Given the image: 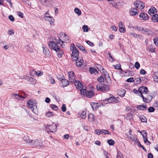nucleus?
Returning <instances> with one entry per match:
<instances>
[{
  "mask_svg": "<svg viewBox=\"0 0 158 158\" xmlns=\"http://www.w3.org/2000/svg\"><path fill=\"white\" fill-rule=\"evenodd\" d=\"M73 44V46L72 47L73 51L72 54V57L73 59V60L76 61L78 59L79 52L78 50L74 44Z\"/></svg>",
  "mask_w": 158,
  "mask_h": 158,
  "instance_id": "nucleus-7",
  "label": "nucleus"
},
{
  "mask_svg": "<svg viewBox=\"0 0 158 158\" xmlns=\"http://www.w3.org/2000/svg\"><path fill=\"white\" fill-rule=\"evenodd\" d=\"M74 85L76 86V88H82L83 87L81 83L79 81H76L74 82Z\"/></svg>",
  "mask_w": 158,
  "mask_h": 158,
  "instance_id": "nucleus-26",
  "label": "nucleus"
},
{
  "mask_svg": "<svg viewBox=\"0 0 158 158\" xmlns=\"http://www.w3.org/2000/svg\"><path fill=\"white\" fill-rule=\"evenodd\" d=\"M138 143V145L143 150H144L145 151H146L147 150L143 146L141 145V143H140L139 141L138 140L137 142Z\"/></svg>",
  "mask_w": 158,
  "mask_h": 158,
  "instance_id": "nucleus-49",
  "label": "nucleus"
},
{
  "mask_svg": "<svg viewBox=\"0 0 158 158\" xmlns=\"http://www.w3.org/2000/svg\"><path fill=\"white\" fill-rule=\"evenodd\" d=\"M102 129H96L95 131V133L96 134L99 135L102 134Z\"/></svg>",
  "mask_w": 158,
  "mask_h": 158,
  "instance_id": "nucleus-43",
  "label": "nucleus"
},
{
  "mask_svg": "<svg viewBox=\"0 0 158 158\" xmlns=\"http://www.w3.org/2000/svg\"><path fill=\"white\" fill-rule=\"evenodd\" d=\"M119 31L121 32L124 33L126 31V29L123 27H119Z\"/></svg>",
  "mask_w": 158,
  "mask_h": 158,
  "instance_id": "nucleus-59",
  "label": "nucleus"
},
{
  "mask_svg": "<svg viewBox=\"0 0 158 158\" xmlns=\"http://www.w3.org/2000/svg\"><path fill=\"white\" fill-rule=\"evenodd\" d=\"M81 94L86 95V96L89 98H91L94 96V93L91 91H87L86 89H83L80 91Z\"/></svg>",
  "mask_w": 158,
  "mask_h": 158,
  "instance_id": "nucleus-8",
  "label": "nucleus"
},
{
  "mask_svg": "<svg viewBox=\"0 0 158 158\" xmlns=\"http://www.w3.org/2000/svg\"><path fill=\"white\" fill-rule=\"evenodd\" d=\"M27 106L32 111L33 113L36 114V113L37 112V109L36 101L33 100H29L27 101Z\"/></svg>",
  "mask_w": 158,
  "mask_h": 158,
  "instance_id": "nucleus-2",
  "label": "nucleus"
},
{
  "mask_svg": "<svg viewBox=\"0 0 158 158\" xmlns=\"http://www.w3.org/2000/svg\"><path fill=\"white\" fill-rule=\"evenodd\" d=\"M30 74H36L38 76H41L42 75V73L40 71H37L36 72L34 70H32Z\"/></svg>",
  "mask_w": 158,
  "mask_h": 158,
  "instance_id": "nucleus-28",
  "label": "nucleus"
},
{
  "mask_svg": "<svg viewBox=\"0 0 158 158\" xmlns=\"http://www.w3.org/2000/svg\"><path fill=\"white\" fill-rule=\"evenodd\" d=\"M43 51L44 54L47 56L49 55L50 52L48 48L46 47H43Z\"/></svg>",
  "mask_w": 158,
  "mask_h": 158,
  "instance_id": "nucleus-29",
  "label": "nucleus"
},
{
  "mask_svg": "<svg viewBox=\"0 0 158 158\" xmlns=\"http://www.w3.org/2000/svg\"><path fill=\"white\" fill-rule=\"evenodd\" d=\"M126 116L128 117L129 119L130 120L133 118V115L131 113H128L126 114Z\"/></svg>",
  "mask_w": 158,
  "mask_h": 158,
  "instance_id": "nucleus-57",
  "label": "nucleus"
},
{
  "mask_svg": "<svg viewBox=\"0 0 158 158\" xmlns=\"http://www.w3.org/2000/svg\"><path fill=\"white\" fill-rule=\"evenodd\" d=\"M112 101H113V102L114 103H119L121 101L119 100H117V98H115L112 95Z\"/></svg>",
  "mask_w": 158,
  "mask_h": 158,
  "instance_id": "nucleus-41",
  "label": "nucleus"
},
{
  "mask_svg": "<svg viewBox=\"0 0 158 158\" xmlns=\"http://www.w3.org/2000/svg\"><path fill=\"white\" fill-rule=\"evenodd\" d=\"M142 32L143 34H147L148 35L151 36H154L155 35L154 33L150 30L143 27Z\"/></svg>",
  "mask_w": 158,
  "mask_h": 158,
  "instance_id": "nucleus-10",
  "label": "nucleus"
},
{
  "mask_svg": "<svg viewBox=\"0 0 158 158\" xmlns=\"http://www.w3.org/2000/svg\"><path fill=\"white\" fill-rule=\"evenodd\" d=\"M135 7L137 8L142 9L144 7V3L140 1H136L134 3Z\"/></svg>",
  "mask_w": 158,
  "mask_h": 158,
  "instance_id": "nucleus-11",
  "label": "nucleus"
},
{
  "mask_svg": "<svg viewBox=\"0 0 158 158\" xmlns=\"http://www.w3.org/2000/svg\"><path fill=\"white\" fill-rule=\"evenodd\" d=\"M89 71L90 73L91 74L94 73V74H96L98 73V72L97 69L93 68L90 67L89 69Z\"/></svg>",
  "mask_w": 158,
  "mask_h": 158,
  "instance_id": "nucleus-30",
  "label": "nucleus"
},
{
  "mask_svg": "<svg viewBox=\"0 0 158 158\" xmlns=\"http://www.w3.org/2000/svg\"><path fill=\"white\" fill-rule=\"evenodd\" d=\"M138 91L139 93H143V94H147L148 92V88L144 86H142L140 87L138 89Z\"/></svg>",
  "mask_w": 158,
  "mask_h": 158,
  "instance_id": "nucleus-12",
  "label": "nucleus"
},
{
  "mask_svg": "<svg viewBox=\"0 0 158 158\" xmlns=\"http://www.w3.org/2000/svg\"><path fill=\"white\" fill-rule=\"evenodd\" d=\"M8 18L12 22H14L15 20V18L12 15H9Z\"/></svg>",
  "mask_w": 158,
  "mask_h": 158,
  "instance_id": "nucleus-63",
  "label": "nucleus"
},
{
  "mask_svg": "<svg viewBox=\"0 0 158 158\" xmlns=\"http://www.w3.org/2000/svg\"><path fill=\"white\" fill-rule=\"evenodd\" d=\"M130 13L131 15H135L138 14V10L135 8H132L130 10Z\"/></svg>",
  "mask_w": 158,
  "mask_h": 158,
  "instance_id": "nucleus-17",
  "label": "nucleus"
},
{
  "mask_svg": "<svg viewBox=\"0 0 158 158\" xmlns=\"http://www.w3.org/2000/svg\"><path fill=\"white\" fill-rule=\"evenodd\" d=\"M89 27H88L86 25H84L83 26L82 29L83 30V31L84 32H87L89 30Z\"/></svg>",
  "mask_w": 158,
  "mask_h": 158,
  "instance_id": "nucleus-40",
  "label": "nucleus"
},
{
  "mask_svg": "<svg viewBox=\"0 0 158 158\" xmlns=\"http://www.w3.org/2000/svg\"><path fill=\"white\" fill-rule=\"evenodd\" d=\"M116 158H123L122 154L120 152H118Z\"/></svg>",
  "mask_w": 158,
  "mask_h": 158,
  "instance_id": "nucleus-50",
  "label": "nucleus"
},
{
  "mask_svg": "<svg viewBox=\"0 0 158 158\" xmlns=\"http://www.w3.org/2000/svg\"><path fill=\"white\" fill-rule=\"evenodd\" d=\"M139 17L143 20H147L148 19V15L144 13H141L139 15Z\"/></svg>",
  "mask_w": 158,
  "mask_h": 158,
  "instance_id": "nucleus-21",
  "label": "nucleus"
},
{
  "mask_svg": "<svg viewBox=\"0 0 158 158\" xmlns=\"http://www.w3.org/2000/svg\"><path fill=\"white\" fill-rule=\"evenodd\" d=\"M129 138L131 139V140L133 141H134L135 142H137L138 141V140L137 139V138L135 137H132V136H129L128 137Z\"/></svg>",
  "mask_w": 158,
  "mask_h": 158,
  "instance_id": "nucleus-45",
  "label": "nucleus"
},
{
  "mask_svg": "<svg viewBox=\"0 0 158 158\" xmlns=\"http://www.w3.org/2000/svg\"><path fill=\"white\" fill-rule=\"evenodd\" d=\"M103 153L105 158H110L109 154L106 151H104Z\"/></svg>",
  "mask_w": 158,
  "mask_h": 158,
  "instance_id": "nucleus-58",
  "label": "nucleus"
},
{
  "mask_svg": "<svg viewBox=\"0 0 158 158\" xmlns=\"http://www.w3.org/2000/svg\"><path fill=\"white\" fill-rule=\"evenodd\" d=\"M23 78L31 84H34L36 83V80L32 77H30L27 75H24Z\"/></svg>",
  "mask_w": 158,
  "mask_h": 158,
  "instance_id": "nucleus-13",
  "label": "nucleus"
},
{
  "mask_svg": "<svg viewBox=\"0 0 158 158\" xmlns=\"http://www.w3.org/2000/svg\"><path fill=\"white\" fill-rule=\"evenodd\" d=\"M107 143L110 145H113L115 143L114 141L112 139L108 140Z\"/></svg>",
  "mask_w": 158,
  "mask_h": 158,
  "instance_id": "nucleus-42",
  "label": "nucleus"
},
{
  "mask_svg": "<svg viewBox=\"0 0 158 158\" xmlns=\"http://www.w3.org/2000/svg\"><path fill=\"white\" fill-rule=\"evenodd\" d=\"M135 80L133 77H130L127 79L126 81L128 82H133Z\"/></svg>",
  "mask_w": 158,
  "mask_h": 158,
  "instance_id": "nucleus-62",
  "label": "nucleus"
},
{
  "mask_svg": "<svg viewBox=\"0 0 158 158\" xmlns=\"http://www.w3.org/2000/svg\"><path fill=\"white\" fill-rule=\"evenodd\" d=\"M61 83H60V85L62 87H64L67 86L69 84V81L66 79H62L61 80Z\"/></svg>",
  "mask_w": 158,
  "mask_h": 158,
  "instance_id": "nucleus-15",
  "label": "nucleus"
},
{
  "mask_svg": "<svg viewBox=\"0 0 158 158\" xmlns=\"http://www.w3.org/2000/svg\"><path fill=\"white\" fill-rule=\"evenodd\" d=\"M141 78L142 77H137L135 78V81L137 84H139L141 82Z\"/></svg>",
  "mask_w": 158,
  "mask_h": 158,
  "instance_id": "nucleus-48",
  "label": "nucleus"
},
{
  "mask_svg": "<svg viewBox=\"0 0 158 158\" xmlns=\"http://www.w3.org/2000/svg\"><path fill=\"white\" fill-rule=\"evenodd\" d=\"M52 115L53 116V115H54L52 114V112H50V111L48 112L46 114V116L48 117H49Z\"/></svg>",
  "mask_w": 158,
  "mask_h": 158,
  "instance_id": "nucleus-55",
  "label": "nucleus"
},
{
  "mask_svg": "<svg viewBox=\"0 0 158 158\" xmlns=\"http://www.w3.org/2000/svg\"><path fill=\"white\" fill-rule=\"evenodd\" d=\"M23 139L28 145L32 146L33 147H44L42 141L39 139H30L27 135H24L23 137Z\"/></svg>",
  "mask_w": 158,
  "mask_h": 158,
  "instance_id": "nucleus-1",
  "label": "nucleus"
},
{
  "mask_svg": "<svg viewBox=\"0 0 158 158\" xmlns=\"http://www.w3.org/2000/svg\"><path fill=\"white\" fill-rule=\"evenodd\" d=\"M51 107L53 110H57L58 109V107L56 105L54 104H52Z\"/></svg>",
  "mask_w": 158,
  "mask_h": 158,
  "instance_id": "nucleus-44",
  "label": "nucleus"
},
{
  "mask_svg": "<svg viewBox=\"0 0 158 158\" xmlns=\"http://www.w3.org/2000/svg\"><path fill=\"white\" fill-rule=\"evenodd\" d=\"M74 11L75 13L78 15H80L81 14V10L77 8H76L75 9Z\"/></svg>",
  "mask_w": 158,
  "mask_h": 158,
  "instance_id": "nucleus-38",
  "label": "nucleus"
},
{
  "mask_svg": "<svg viewBox=\"0 0 158 158\" xmlns=\"http://www.w3.org/2000/svg\"><path fill=\"white\" fill-rule=\"evenodd\" d=\"M44 16L45 18H47L50 16L49 15V10H48L44 14Z\"/></svg>",
  "mask_w": 158,
  "mask_h": 158,
  "instance_id": "nucleus-64",
  "label": "nucleus"
},
{
  "mask_svg": "<svg viewBox=\"0 0 158 158\" xmlns=\"http://www.w3.org/2000/svg\"><path fill=\"white\" fill-rule=\"evenodd\" d=\"M129 34L131 35L133 37H135V38H137L138 36H142L140 35H137V34H136V33H133V32H130V33H129Z\"/></svg>",
  "mask_w": 158,
  "mask_h": 158,
  "instance_id": "nucleus-51",
  "label": "nucleus"
},
{
  "mask_svg": "<svg viewBox=\"0 0 158 158\" xmlns=\"http://www.w3.org/2000/svg\"><path fill=\"white\" fill-rule=\"evenodd\" d=\"M68 75L69 80L70 82H73L75 79V76L74 73L72 71L69 72Z\"/></svg>",
  "mask_w": 158,
  "mask_h": 158,
  "instance_id": "nucleus-14",
  "label": "nucleus"
},
{
  "mask_svg": "<svg viewBox=\"0 0 158 158\" xmlns=\"http://www.w3.org/2000/svg\"><path fill=\"white\" fill-rule=\"evenodd\" d=\"M102 134L104 133L105 135L106 134H109L110 135L111 133L110 132H109V131L107 130H102Z\"/></svg>",
  "mask_w": 158,
  "mask_h": 158,
  "instance_id": "nucleus-46",
  "label": "nucleus"
},
{
  "mask_svg": "<svg viewBox=\"0 0 158 158\" xmlns=\"http://www.w3.org/2000/svg\"><path fill=\"white\" fill-rule=\"evenodd\" d=\"M21 93H13L11 94V97L12 98L19 99L20 100H23L24 99V97L22 95H21Z\"/></svg>",
  "mask_w": 158,
  "mask_h": 158,
  "instance_id": "nucleus-9",
  "label": "nucleus"
},
{
  "mask_svg": "<svg viewBox=\"0 0 158 158\" xmlns=\"http://www.w3.org/2000/svg\"><path fill=\"white\" fill-rule=\"evenodd\" d=\"M135 67L136 69H138L140 67L139 63L138 62H136L135 64Z\"/></svg>",
  "mask_w": 158,
  "mask_h": 158,
  "instance_id": "nucleus-53",
  "label": "nucleus"
},
{
  "mask_svg": "<svg viewBox=\"0 0 158 158\" xmlns=\"http://www.w3.org/2000/svg\"><path fill=\"white\" fill-rule=\"evenodd\" d=\"M154 79L155 81L158 82V72L155 73L154 77Z\"/></svg>",
  "mask_w": 158,
  "mask_h": 158,
  "instance_id": "nucleus-39",
  "label": "nucleus"
},
{
  "mask_svg": "<svg viewBox=\"0 0 158 158\" xmlns=\"http://www.w3.org/2000/svg\"><path fill=\"white\" fill-rule=\"evenodd\" d=\"M107 54L109 55V58H110V59H109L110 60L111 62H113L114 61V59L111 56L110 53V52H108Z\"/></svg>",
  "mask_w": 158,
  "mask_h": 158,
  "instance_id": "nucleus-61",
  "label": "nucleus"
},
{
  "mask_svg": "<svg viewBox=\"0 0 158 158\" xmlns=\"http://www.w3.org/2000/svg\"><path fill=\"white\" fill-rule=\"evenodd\" d=\"M17 15L20 18H23V13L19 12V11H17Z\"/></svg>",
  "mask_w": 158,
  "mask_h": 158,
  "instance_id": "nucleus-60",
  "label": "nucleus"
},
{
  "mask_svg": "<svg viewBox=\"0 0 158 158\" xmlns=\"http://www.w3.org/2000/svg\"><path fill=\"white\" fill-rule=\"evenodd\" d=\"M44 19L45 20L49 22L51 25L53 24L54 23V20L52 17L50 16L47 18H45Z\"/></svg>",
  "mask_w": 158,
  "mask_h": 158,
  "instance_id": "nucleus-24",
  "label": "nucleus"
},
{
  "mask_svg": "<svg viewBox=\"0 0 158 158\" xmlns=\"http://www.w3.org/2000/svg\"><path fill=\"white\" fill-rule=\"evenodd\" d=\"M137 108L138 109L143 110H146V106L143 105H139L137 106Z\"/></svg>",
  "mask_w": 158,
  "mask_h": 158,
  "instance_id": "nucleus-33",
  "label": "nucleus"
},
{
  "mask_svg": "<svg viewBox=\"0 0 158 158\" xmlns=\"http://www.w3.org/2000/svg\"><path fill=\"white\" fill-rule=\"evenodd\" d=\"M42 3H44V5L49 7L51 5V3L50 1L47 0H41Z\"/></svg>",
  "mask_w": 158,
  "mask_h": 158,
  "instance_id": "nucleus-31",
  "label": "nucleus"
},
{
  "mask_svg": "<svg viewBox=\"0 0 158 158\" xmlns=\"http://www.w3.org/2000/svg\"><path fill=\"white\" fill-rule=\"evenodd\" d=\"M88 119L89 121L91 122H93L94 120V116L93 114H90L88 115Z\"/></svg>",
  "mask_w": 158,
  "mask_h": 158,
  "instance_id": "nucleus-32",
  "label": "nucleus"
},
{
  "mask_svg": "<svg viewBox=\"0 0 158 158\" xmlns=\"http://www.w3.org/2000/svg\"><path fill=\"white\" fill-rule=\"evenodd\" d=\"M138 116L142 122H147L146 118L143 115L139 114L138 115Z\"/></svg>",
  "mask_w": 158,
  "mask_h": 158,
  "instance_id": "nucleus-22",
  "label": "nucleus"
},
{
  "mask_svg": "<svg viewBox=\"0 0 158 158\" xmlns=\"http://www.w3.org/2000/svg\"><path fill=\"white\" fill-rule=\"evenodd\" d=\"M109 82L106 81V84L100 83L96 85V88L98 91H105L109 90L110 89V87L108 85Z\"/></svg>",
  "mask_w": 158,
  "mask_h": 158,
  "instance_id": "nucleus-6",
  "label": "nucleus"
},
{
  "mask_svg": "<svg viewBox=\"0 0 158 158\" xmlns=\"http://www.w3.org/2000/svg\"><path fill=\"white\" fill-rule=\"evenodd\" d=\"M61 110L62 112H65L66 110V107L65 104H63L61 107Z\"/></svg>",
  "mask_w": 158,
  "mask_h": 158,
  "instance_id": "nucleus-52",
  "label": "nucleus"
},
{
  "mask_svg": "<svg viewBox=\"0 0 158 158\" xmlns=\"http://www.w3.org/2000/svg\"><path fill=\"white\" fill-rule=\"evenodd\" d=\"M126 92V90L123 89H120L117 90L118 95L121 97L124 96Z\"/></svg>",
  "mask_w": 158,
  "mask_h": 158,
  "instance_id": "nucleus-18",
  "label": "nucleus"
},
{
  "mask_svg": "<svg viewBox=\"0 0 158 158\" xmlns=\"http://www.w3.org/2000/svg\"><path fill=\"white\" fill-rule=\"evenodd\" d=\"M82 61L83 60H82ZM76 61V65L77 67H80L82 64V62L81 61V59H80V60H79L78 59V60H77Z\"/></svg>",
  "mask_w": 158,
  "mask_h": 158,
  "instance_id": "nucleus-34",
  "label": "nucleus"
},
{
  "mask_svg": "<svg viewBox=\"0 0 158 158\" xmlns=\"http://www.w3.org/2000/svg\"><path fill=\"white\" fill-rule=\"evenodd\" d=\"M58 125V124L53 123L51 125H44L46 131L49 133V132H53L56 131Z\"/></svg>",
  "mask_w": 158,
  "mask_h": 158,
  "instance_id": "nucleus-4",
  "label": "nucleus"
},
{
  "mask_svg": "<svg viewBox=\"0 0 158 158\" xmlns=\"http://www.w3.org/2000/svg\"><path fill=\"white\" fill-rule=\"evenodd\" d=\"M148 48L149 51L151 52H154L155 51V48H154V46L152 45H149Z\"/></svg>",
  "mask_w": 158,
  "mask_h": 158,
  "instance_id": "nucleus-35",
  "label": "nucleus"
},
{
  "mask_svg": "<svg viewBox=\"0 0 158 158\" xmlns=\"http://www.w3.org/2000/svg\"><path fill=\"white\" fill-rule=\"evenodd\" d=\"M60 42L62 43H64V41H62L60 39H59L58 40L57 43H56L54 41H51L48 43V45L50 48L52 50H53L55 51H57L59 49L60 47L58 44H59L60 43Z\"/></svg>",
  "mask_w": 158,
  "mask_h": 158,
  "instance_id": "nucleus-5",
  "label": "nucleus"
},
{
  "mask_svg": "<svg viewBox=\"0 0 158 158\" xmlns=\"http://www.w3.org/2000/svg\"><path fill=\"white\" fill-rule=\"evenodd\" d=\"M157 12V10L154 7H152L150 9L148 10V13L151 16L155 15V13Z\"/></svg>",
  "mask_w": 158,
  "mask_h": 158,
  "instance_id": "nucleus-19",
  "label": "nucleus"
},
{
  "mask_svg": "<svg viewBox=\"0 0 158 158\" xmlns=\"http://www.w3.org/2000/svg\"><path fill=\"white\" fill-rule=\"evenodd\" d=\"M113 66L115 69H116L120 70L121 71H123L122 69L121 68V65L120 64H118L116 65H114Z\"/></svg>",
  "mask_w": 158,
  "mask_h": 158,
  "instance_id": "nucleus-36",
  "label": "nucleus"
},
{
  "mask_svg": "<svg viewBox=\"0 0 158 158\" xmlns=\"http://www.w3.org/2000/svg\"><path fill=\"white\" fill-rule=\"evenodd\" d=\"M155 110V108L153 107H150L148 109V111L149 112H152L154 111Z\"/></svg>",
  "mask_w": 158,
  "mask_h": 158,
  "instance_id": "nucleus-56",
  "label": "nucleus"
},
{
  "mask_svg": "<svg viewBox=\"0 0 158 158\" xmlns=\"http://www.w3.org/2000/svg\"><path fill=\"white\" fill-rule=\"evenodd\" d=\"M57 51H55L57 54L58 56L60 58L64 54V52L62 50L60 49V47L59 48V49H58V50H56Z\"/></svg>",
  "mask_w": 158,
  "mask_h": 158,
  "instance_id": "nucleus-27",
  "label": "nucleus"
},
{
  "mask_svg": "<svg viewBox=\"0 0 158 158\" xmlns=\"http://www.w3.org/2000/svg\"><path fill=\"white\" fill-rule=\"evenodd\" d=\"M110 98L103 100V101L104 102H106L107 103H113V101H112V95H110Z\"/></svg>",
  "mask_w": 158,
  "mask_h": 158,
  "instance_id": "nucleus-25",
  "label": "nucleus"
},
{
  "mask_svg": "<svg viewBox=\"0 0 158 158\" xmlns=\"http://www.w3.org/2000/svg\"><path fill=\"white\" fill-rule=\"evenodd\" d=\"M134 28L139 31H142V30L143 27H138V26H135Z\"/></svg>",
  "mask_w": 158,
  "mask_h": 158,
  "instance_id": "nucleus-54",
  "label": "nucleus"
},
{
  "mask_svg": "<svg viewBox=\"0 0 158 158\" xmlns=\"http://www.w3.org/2000/svg\"><path fill=\"white\" fill-rule=\"evenodd\" d=\"M101 69H102V71H101V72L104 73V74L102 75L98 78L97 80L99 82H103L105 81V80L106 81L109 80H110V78L109 77V74L106 72H105V69L102 67L101 66Z\"/></svg>",
  "mask_w": 158,
  "mask_h": 158,
  "instance_id": "nucleus-3",
  "label": "nucleus"
},
{
  "mask_svg": "<svg viewBox=\"0 0 158 158\" xmlns=\"http://www.w3.org/2000/svg\"><path fill=\"white\" fill-rule=\"evenodd\" d=\"M64 38H65L63 39V40H64V42L67 43L69 41V37L65 33H64Z\"/></svg>",
  "mask_w": 158,
  "mask_h": 158,
  "instance_id": "nucleus-37",
  "label": "nucleus"
},
{
  "mask_svg": "<svg viewBox=\"0 0 158 158\" xmlns=\"http://www.w3.org/2000/svg\"><path fill=\"white\" fill-rule=\"evenodd\" d=\"M90 105L92 109L94 110H97L98 108L99 107V106L98 105V103H97L92 102L91 103Z\"/></svg>",
  "mask_w": 158,
  "mask_h": 158,
  "instance_id": "nucleus-20",
  "label": "nucleus"
},
{
  "mask_svg": "<svg viewBox=\"0 0 158 158\" xmlns=\"http://www.w3.org/2000/svg\"><path fill=\"white\" fill-rule=\"evenodd\" d=\"M152 21L155 23L158 22V14L153 15L152 17Z\"/></svg>",
  "mask_w": 158,
  "mask_h": 158,
  "instance_id": "nucleus-23",
  "label": "nucleus"
},
{
  "mask_svg": "<svg viewBox=\"0 0 158 158\" xmlns=\"http://www.w3.org/2000/svg\"><path fill=\"white\" fill-rule=\"evenodd\" d=\"M78 48L80 50H81L82 51L84 52V53H87L86 51L85 50V48L82 45H80V46H79Z\"/></svg>",
  "mask_w": 158,
  "mask_h": 158,
  "instance_id": "nucleus-47",
  "label": "nucleus"
},
{
  "mask_svg": "<svg viewBox=\"0 0 158 158\" xmlns=\"http://www.w3.org/2000/svg\"><path fill=\"white\" fill-rule=\"evenodd\" d=\"M78 117L81 119H84L86 117V111L83 110L81 112L78 113Z\"/></svg>",
  "mask_w": 158,
  "mask_h": 158,
  "instance_id": "nucleus-16",
  "label": "nucleus"
}]
</instances>
